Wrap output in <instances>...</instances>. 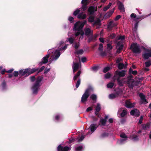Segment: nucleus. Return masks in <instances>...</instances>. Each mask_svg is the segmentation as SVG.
Segmentation results:
<instances>
[{
  "mask_svg": "<svg viewBox=\"0 0 151 151\" xmlns=\"http://www.w3.org/2000/svg\"><path fill=\"white\" fill-rule=\"evenodd\" d=\"M86 20L83 22H77L74 25L73 30L75 31V36H77L81 35V36L79 40L81 38L82 39L83 38L84 32L82 29L84 25L86 23Z\"/></svg>",
  "mask_w": 151,
  "mask_h": 151,
  "instance_id": "nucleus-1",
  "label": "nucleus"
},
{
  "mask_svg": "<svg viewBox=\"0 0 151 151\" xmlns=\"http://www.w3.org/2000/svg\"><path fill=\"white\" fill-rule=\"evenodd\" d=\"M64 42L61 41L57 45V46L58 47V49H54V51H53L52 56V61H55L57 60L60 56L61 54L60 51H64L67 48L68 45H65L63 47H61L62 44L64 43Z\"/></svg>",
  "mask_w": 151,
  "mask_h": 151,
  "instance_id": "nucleus-2",
  "label": "nucleus"
},
{
  "mask_svg": "<svg viewBox=\"0 0 151 151\" xmlns=\"http://www.w3.org/2000/svg\"><path fill=\"white\" fill-rule=\"evenodd\" d=\"M132 76L130 75L127 78V81H126L125 80V78L120 80V78L118 77L117 81L119 85L120 86H123V84L126 82L128 84L129 87L132 88L134 85L135 82L134 80L132 79Z\"/></svg>",
  "mask_w": 151,
  "mask_h": 151,
  "instance_id": "nucleus-3",
  "label": "nucleus"
},
{
  "mask_svg": "<svg viewBox=\"0 0 151 151\" xmlns=\"http://www.w3.org/2000/svg\"><path fill=\"white\" fill-rule=\"evenodd\" d=\"M42 79V78L41 77H38L36 80L35 82L33 85L32 87V90L33 94H36L37 93L40 89V83Z\"/></svg>",
  "mask_w": 151,
  "mask_h": 151,
  "instance_id": "nucleus-4",
  "label": "nucleus"
},
{
  "mask_svg": "<svg viewBox=\"0 0 151 151\" xmlns=\"http://www.w3.org/2000/svg\"><path fill=\"white\" fill-rule=\"evenodd\" d=\"M54 48H52L48 50L47 54L41 60V62L39 63V64L40 65H41L43 64L47 63L48 62V59L50 57V54L51 53H52L53 51H54Z\"/></svg>",
  "mask_w": 151,
  "mask_h": 151,
  "instance_id": "nucleus-5",
  "label": "nucleus"
},
{
  "mask_svg": "<svg viewBox=\"0 0 151 151\" xmlns=\"http://www.w3.org/2000/svg\"><path fill=\"white\" fill-rule=\"evenodd\" d=\"M130 49L132 52L135 54H139L141 52L140 47L137 43H133L131 45Z\"/></svg>",
  "mask_w": 151,
  "mask_h": 151,
  "instance_id": "nucleus-6",
  "label": "nucleus"
},
{
  "mask_svg": "<svg viewBox=\"0 0 151 151\" xmlns=\"http://www.w3.org/2000/svg\"><path fill=\"white\" fill-rule=\"evenodd\" d=\"M91 90H93V89L91 87L88 88L86 90L81 97V101L82 102L84 103L87 100L89 95V92Z\"/></svg>",
  "mask_w": 151,
  "mask_h": 151,
  "instance_id": "nucleus-7",
  "label": "nucleus"
},
{
  "mask_svg": "<svg viewBox=\"0 0 151 151\" xmlns=\"http://www.w3.org/2000/svg\"><path fill=\"white\" fill-rule=\"evenodd\" d=\"M118 23L116 22L111 20L108 24L107 28L109 30H111L113 27H116Z\"/></svg>",
  "mask_w": 151,
  "mask_h": 151,
  "instance_id": "nucleus-8",
  "label": "nucleus"
},
{
  "mask_svg": "<svg viewBox=\"0 0 151 151\" xmlns=\"http://www.w3.org/2000/svg\"><path fill=\"white\" fill-rule=\"evenodd\" d=\"M151 15V14H149L147 16H146L145 17H144L143 16H141L136 17V15L134 13H132L130 15V17L132 18H134V20L135 22H137V20H139L140 19H144L145 17H147Z\"/></svg>",
  "mask_w": 151,
  "mask_h": 151,
  "instance_id": "nucleus-9",
  "label": "nucleus"
},
{
  "mask_svg": "<svg viewBox=\"0 0 151 151\" xmlns=\"http://www.w3.org/2000/svg\"><path fill=\"white\" fill-rule=\"evenodd\" d=\"M142 56L145 59H148L151 57V50L146 49L145 50L144 53Z\"/></svg>",
  "mask_w": 151,
  "mask_h": 151,
  "instance_id": "nucleus-10",
  "label": "nucleus"
},
{
  "mask_svg": "<svg viewBox=\"0 0 151 151\" xmlns=\"http://www.w3.org/2000/svg\"><path fill=\"white\" fill-rule=\"evenodd\" d=\"M122 41H120L118 42L117 43V52L118 53H119L120 52L121 50L123 49V45L122 44Z\"/></svg>",
  "mask_w": 151,
  "mask_h": 151,
  "instance_id": "nucleus-11",
  "label": "nucleus"
},
{
  "mask_svg": "<svg viewBox=\"0 0 151 151\" xmlns=\"http://www.w3.org/2000/svg\"><path fill=\"white\" fill-rule=\"evenodd\" d=\"M84 34L87 37L93 35V31L91 29L88 28H85L84 29Z\"/></svg>",
  "mask_w": 151,
  "mask_h": 151,
  "instance_id": "nucleus-12",
  "label": "nucleus"
},
{
  "mask_svg": "<svg viewBox=\"0 0 151 151\" xmlns=\"http://www.w3.org/2000/svg\"><path fill=\"white\" fill-rule=\"evenodd\" d=\"M71 149V147L65 146L63 148L60 145L58 147V151H69Z\"/></svg>",
  "mask_w": 151,
  "mask_h": 151,
  "instance_id": "nucleus-13",
  "label": "nucleus"
},
{
  "mask_svg": "<svg viewBox=\"0 0 151 151\" xmlns=\"http://www.w3.org/2000/svg\"><path fill=\"white\" fill-rule=\"evenodd\" d=\"M29 68L25 69L24 70H21L19 71V75L22 76L29 73Z\"/></svg>",
  "mask_w": 151,
  "mask_h": 151,
  "instance_id": "nucleus-14",
  "label": "nucleus"
},
{
  "mask_svg": "<svg viewBox=\"0 0 151 151\" xmlns=\"http://www.w3.org/2000/svg\"><path fill=\"white\" fill-rule=\"evenodd\" d=\"M139 96L141 99L140 102L142 104H146L147 103L145 95L143 93H140Z\"/></svg>",
  "mask_w": 151,
  "mask_h": 151,
  "instance_id": "nucleus-15",
  "label": "nucleus"
},
{
  "mask_svg": "<svg viewBox=\"0 0 151 151\" xmlns=\"http://www.w3.org/2000/svg\"><path fill=\"white\" fill-rule=\"evenodd\" d=\"M135 103H132L129 100L125 102V106L128 108H131L134 106Z\"/></svg>",
  "mask_w": 151,
  "mask_h": 151,
  "instance_id": "nucleus-16",
  "label": "nucleus"
},
{
  "mask_svg": "<svg viewBox=\"0 0 151 151\" xmlns=\"http://www.w3.org/2000/svg\"><path fill=\"white\" fill-rule=\"evenodd\" d=\"M130 113L131 115L136 116H138L139 115V111L135 109L132 110L131 111Z\"/></svg>",
  "mask_w": 151,
  "mask_h": 151,
  "instance_id": "nucleus-17",
  "label": "nucleus"
},
{
  "mask_svg": "<svg viewBox=\"0 0 151 151\" xmlns=\"http://www.w3.org/2000/svg\"><path fill=\"white\" fill-rule=\"evenodd\" d=\"M115 74L119 77H124L125 75V71L123 70L121 71L117 70L115 72Z\"/></svg>",
  "mask_w": 151,
  "mask_h": 151,
  "instance_id": "nucleus-18",
  "label": "nucleus"
},
{
  "mask_svg": "<svg viewBox=\"0 0 151 151\" xmlns=\"http://www.w3.org/2000/svg\"><path fill=\"white\" fill-rule=\"evenodd\" d=\"M79 66V64L78 63H74L72 65L73 71L74 73L75 72L78 70Z\"/></svg>",
  "mask_w": 151,
  "mask_h": 151,
  "instance_id": "nucleus-19",
  "label": "nucleus"
},
{
  "mask_svg": "<svg viewBox=\"0 0 151 151\" xmlns=\"http://www.w3.org/2000/svg\"><path fill=\"white\" fill-rule=\"evenodd\" d=\"M115 8H113L112 9L107 12L105 15L104 17L106 18H108L111 17L112 14L114 12Z\"/></svg>",
  "mask_w": 151,
  "mask_h": 151,
  "instance_id": "nucleus-20",
  "label": "nucleus"
},
{
  "mask_svg": "<svg viewBox=\"0 0 151 151\" xmlns=\"http://www.w3.org/2000/svg\"><path fill=\"white\" fill-rule=\"evenodd\" d=\"M117 4L118 6V9L119 10L121 11H124V5L120 1H118Z\"/></svg>",
  "mask_w": 151,
  "mask_h": 151,
  "instance_id": "nucleus-21",
  "label": "nucleus"
},
{
  "mask_svg": "<svg viewBox=\"0 0 151 151\" xmlns=\"http://www.w3.org/2000/svg\"><path fill=\"white\" fill-rule=\"evenodd\" d=\"M98 127V126L96 124H91L90 127V129L91 132H93Z\"/></svg>",
  "mask_w": 151,
  "mask_h": 151,
  "instance_id": "nucleus-22",
  "label": "nucleus"
},
{
  "mask_svg": "<svg viewBox=\"0 0 151 151\" xmlns=\"http://www.w3.org/2000/svg\"><path fill=\"white\" fill-rule=\"evenodd\" d=\"M75 38L73 37V35H72V37L68 38L66 42H68L70 44H73L75 42Z\"/></svg>",
  "mask_w": 151,
  "mask_h": 151,
  "instance_id": "nucleus-23",
  "label": "nucleus"
},
{
  "mask_svg": "<svg viewBox=\"0 0 151 151\" xmlns=\"http://www.w3.org/2000/svg\"><path fill=\"white\" fill-rule=\"evenodd\" d=\"M127 64L126 63L124 64V63H119L118 65V68L119 69L125 68L127 67Z\"/></svg>",
  "mask_w": 151,
  "mask_h": 151,
  "instance_id": "nucleus-24",
  "label": "nucleus"
},
{
  "mask_svg": "<svg viewBox=\"0 0 151 151\" xmlns=\"http://www.w3.org/2000/svg\"><path fill=\"white\" fill-rule=\"evenodd\" d=\"M130 139L133 141H136L138 140V136L137 135L132 134L130 137Z\"/></svg>",
  "mask_w": 151,
  "mask_h": 151,
  "instance_id": "nucleus-25",
  "label": "nucleus"
},
{
  "mask_svg": "<svg viewBox=\"0 0 151 151\" xmlns=\"http://www.w3.org/2000/svg\"><path fill=\"white\" fill-rule=\"evenodd\" d=\"M95 11L96 10L95 9V8L93 6H90L88 8V12L91 14H93Z\"/></svg>",
  "mask_w": 151,
  "mask_h": 151,
  "instance_id": "nucleus-26",
  "label": "nucleus"
},
{
  "mask_svg": "<svg viewBox=\"0 0 151 151\" xmlns=\"http://www.w3.org/2000/svg\"><path fill=\"white\" fill-rule=\"evenodd\" d=\"M93 26L94 25H97L100 26L101 25V20L97 18L96 20L95 19L94 23L92 24Z\"/></svg>",
  "mask_w": 151,
  "mask_h": 151,
  "instance_id": "nucleus-27",
  "label": "nucleus"
},
{
  "mask_svg": "<svg viewBox=\"0 0 151 151\" xmlns=\"http://www.w3.org/2000/svg\"><path fill=\"white\" fill-rule=\"evenodd\" d=\"M86 15L85 14H83V13L79 14L78 16V17L81 19H84L86 18Z\"/></svg>",
  "mask_w": 151,
  "mask_h": 151,
  "instance_id": "nucleus-28",
  "label": "nucleus"
},
{
  "mask_svg": "<svg viewBox=\"0 0 151 151\" xmlns=\"http://www.w3.org/2000/svg\"><path fill=\"white\" fill-rule=\"evenodd\" d=\"M127 139L126 138L125 139L122 138L118 141V143L119 144L122 145L124 144L127 142Z\"/></svg>",
  "mask_w": 151,
  "mask_h": 151,
  "instance_id": "nucleus-29",
  "label": "nucleus"
},
{
  "mask_svg": "<svg viewBox=\"0 0 151 151\" xmlns=\"http://www.w3.org/2000/svg\"><path fill=\"white\" fill-rule=\"evenodd\" d=\"M118 95L116 93H111L109 95V97L110 99H113L117 97Z\"/></svg>",
  "mask_w": 151,
  "mask_h": 151,
  "instance_id": "nucleus-30",
  "label": "nucleus"
},
{
  "mask_svg": "<svg viewBox=\"0 0 151 151\" xmlns=\"http://www.w3.org/2000/svg\"><path fill=\"white\" fill-rule=\"evenodd\" d=\"M101 109L100 105L99 103L97 104V106L96 108V111L95 114L97 115L98 114V113L100 111Z\"/></svg>",
  "mask_w": 151,
  "mask_h": 151,
  "instance_id": "nucleus-31",
  "label": "nucleus"
},
{
  "mask_svg": "<svg viewBox=\"0 0 151 151\" xmlns=\"http://www.w3.org/2000/svg\"><path fill=\"white\" fill-rule=\"evenodd\" d=\"M95 19L94 16H90L88 18V21L91 23L94 22Z\"/></svg>",
  "mask_w": 151,
  "mask_h": 151,
  "instance_id": "nucleus-32",
  "label": "nucleus"
},
{
  "mask_svg": "<svg viewBox=\"0 0 151 151\" xmlns=\"http://www.w3.org/2000/svg\"><path fill=\"white\" fill-rule=\"evenodd\" d=\"M112 5V3L111 2H110L109 3L108 5L105 7H104L103 9V10L104 12L106 11L107 10L109 9V8L111 7V5Z\"/></svg>",
  "mask_w": 151,
  "mask_h": 151,
  "instance_id": "nucleus-33",
  "label": "nucleus"
},
{
  "mask_svg": "<svg viewBox=\"0 0 151 151\" xmlns=\"http://www.w3.org/2000/svg\"><path fill=\"white\" fill-rule=\"evenodd\" d=\"M84 51L83 49L76 50L75 51V53L77 55H82Z\"/></svg>",
  "mask_w": 151,
  "mask_h": 151,
  "instance_id": "nucleus-34",
  "label": "nucleus"
},
{
  "mask_svg": "<svg viewBox=\"0 0 151 151\" xmlns=\"http://www.w3.org/2000/svg\"><path fill=\"white\" fill-rule=\"evenodd\" d=\"M150 127V125L148 124H144L142 125V128L144 130H147Z\"/></svg>",
  "mask_w": 151,
  "mask_h": 151,
  "instance_id": "nucleus-35",
  "label": "nucleus"
},
{
  "mask_svg": "<svg viewBox=\"0 0 151 151\" xmlns=\"http://www.w3.org/2000/svg\"><path fill=\"white\" fill-rule=\"evenodd\" d=\"M139 22V21L138 20H137V21L136 22V23L134 24V27L133 30V32H136L137 30L138 27V23Z\"/></svg>",
  "mask_w": 151,
  "mask_h": 151,
  "instance_id": "nucleus-36",
  "label": "nucleus"
},
{
  "mask_svg": "<svg viewBox=\"0 0 151 151\" xmlns=\"http://www.w3.org/2000/svg\"><path fill=\"white\" fill-rule=\"evenodd\" d=\"M85 137L83 135H82L81 136H79L76 139V141L79 142L82 141L84 139Z\"/></svg>",
  "mask_w": 151,
  "mask_h": 151,
  "instance_id": "nucleus-37",
  "label": "nucleus"
},
{
  "mask_svg": "<svg viewBox=\"0 0 151 151\" xmlns=\"http://www.w3.org/2000/svg\"><path fill=\"white\" fill-rule=\"evenodd\" d=\"M81 73V71L79 70L77 73L74 76L73 80H76L78 77L80 76Z\"/></svg>",
  "mask_w": 151,
  "mask_h": 151,
  "instance_id": "nucleus-38",
  "label": "nucleus"
},
{
  "mask_svg": "<svg viewBox=\"0 0 151 151\" xmlns=\"http://www.w3.org/2000/svg\"><path fill=\"white\" fill-rule=\"evenodd\" d=\"M39 68H32L31 70H30V69L29 68V73L28 74V75L32 74L35 72L36 71L39 70Z\"/></svg>",
  "mask_w": 151,
  "mask_h": 151,
  "instance_id": "nucleus-39",
  "label": "nucleus"
},
{
  "mask_svg": "<svg viewBox=\"0 0 151 151\" xmlns=\"http://www.w3.org/2000/svg\"><path fill=\"white\" fill-rule=\"evenodd\" d=\"M106 120L105 119H101L100 120V122L101 123V125L102 126H105L106 124Z\"/></svg>",
  "mask_w": 151,
  "mask_h": 151,
  "instance_id": "nucleus-40",
  "label": "nucleus"
},
{
  "mask_svg": "<svg viewBox=\"0 0 151 151\" xmlns=\"http://www.w3.org/2000/svg\"><path fill=\"white\" fill-rule=\"evenodd\" d=\"M114 83L112 82H110L107 85V87L108 88H111L113 87Z\"/></svg>",
  "mask_w": 151,
  "mask_h": 151,
  "instance_id": "nucleus-41",
  "label": "nucleus"
},
{
  "mask_svg": "<svg viewBox=\"0 0 151 151\" xmlns=\"http://www.w3.org/2000/svg\"><path fill=\"white\" fill-rule=\"evenodd\" d=\"M74 45L73 44V45H74V48L76 49H78L80 45L79 43V42H74Z\"/></svg>",
  "mask_w": 151,
  "mask_h": 151,
  "instance_id": "nucleus-42",
  "label": "nucleus"
},
{
  "mask_svg": "<svg viewBox=\"0 0 151 151\" xmlns=\"http://www.w3.org/2000/svg\"><path fill=\"white\" fill-rule=\"evenodd\" d=\"M83 147L79 146L77 147H75L76 151H82L83 150Z\"/></svg>",
  "mask_w": 151,
  "mask_h": 151,
  "instance_id": "nucleus-43",
  "label": "nucleus"
},
{
  "mask_svg": "<svg viewBox=\"0 0 151 151\" xmlns=\"http://www.w3.org/2000/svg\"><path fill=\"white\" fill-rule=\"evenodd\" d=\"M111 68L110 67L107 66L104 68L103 71L104 73H106Z\"/></svg>",
  "mask_w": 151,
  "mask_h": 151,
  "instance_id": "nucleus-44",
  "label": "nucleus"
},
{
  "mask_svg": "<svg viewBox=\"0 0 151 151\" xmlns=\"http://www.w3.org/2000/svg\"><path fill=\"white\" fill-rule=\"evenodd\" d=\"M122 90L121 88H118L116 90V93L118 96L119 95H120L122 93Z\"/></svg>",
  "mask_w": 151,
  "mask_h": 151,
  "instance_id": "nucleus-45",
  "label": "nucleus"
},
{
  "mask_svg": "<svg viewBox=\"0 0 151 151\" xmlns=\"http://www.w3.org/2000/svg\"><path fill=\"white\" fill-rule=\"evenodd\" d=\"M90 98L93 100L96 101L97 98L96 95L95 94H92Z\"/></svg>",
  "mask_w": 151,
  "mask_h": 151,
  "instance_id": "nucleus-46",
  "label": "nucleus"
},
{
  "mask_svg": "<svg viewBox=\"0 0 151 151\" xmlns=\"http://www.w3.org/2000/svg\"><path fill=\"white\" fill-rule=\"evenodd\" d=\"M80 12V9H77L73 13V15L74 16H76Z\"/></svg>",
  "mask_w": 151,
  "mask_h": 151,
  "instance_id": "nucleus-47",
  "label": "nucleus"
},
{
  "mask_svg": "<svg viewBox=\"0 0 151 151\" xmlns=\"http://www.w3.org/2000/svg\"><path fill=\"white\" fill-rule=\"evenodd\" d=\"M127 112L126 110H123L121 114V117H124L125 115L127 114Z\"/></svg>",
  "mask_w": 151,
  "mask_h": 151,
  "instance_id": "nucleus-48",
  "label": "nucleus"
},
{
  "mask_svg": "<svg viewBox=\"0 0 151 151\" xmlns=\"http://www.w3.org/2000/svg\"><path fill=\"white\" fill-rule=\"evenodd\" d=\"M120 137L123 139H125V138H128L127 137V135H126V134L124 133H122L120 134Z\"/></svg>",
  "mask_w": 151,
  "mask_h": 151,
  "instance_id": "nucleus-49",
  "label": "nucleus"
},
{
  "mask_svg": "<svg viewBox=\"0 0 151 151\" xmlns=\"http://www.w3.org/2000/svg\"><path fill=\"white\" fill-rule=\"evenodd\" d=\"M111 74L108 73L105 75V78L106 79L109 78L111 76Z\"/></svg>",
  "mask_w": 151,
  "mask_h": 151,
  "instance_id": "nucleus-50",
  "label": "nucleus"
},
{
  "mask_svg": "<svg viewBox=\"0 0 151 151\" xmlns=\"http://www.w3.org/2000/svg\"><path fill=\"white\" fill-rule=\"evenodd\" d=\"M103 46L102 44H99V50L100 51H102L103 50Z\"/></svg>",
  "mask_w": 151,
  "mask_h": 151,
  "instance_id": "nucleus-51",
  "label": "nucleus"
},
{
  "mask_svg": "<svg viewBox=\"0 0 151 151\" xmlns=\"http://www.w3.org/2000/svg\"><path fill=\"white\" fill-rule=\"evenodd\" d=\"M145 64L146 67H149L151 65V63L150 61H148L145 62Z\"/></svg>",
  "mask_w": 151,
  "mask_h": 151,
  "instance_id": "nucleus-52",
  "label": "nucleus"
},
{
  "mask_svg": "<svg viewBox=\"0 0 151 151\" xmlns=\"http://www.w3.org/2000/svg\"><path fill=\"white\" fill-rule=\"evenodd\" d=\"M88 0H82L81 3L82 4L87 5Z\"/></svg>",
  "mask_w": 151,
  "mask_h": 151,
  "instance_id": "nucleus-53",
  "label": "nucleus"
},
{
  "mask_svg": "<svg viewBox=\"0 0 151 151\" xmlns=\"http://www.w3.org/2000/svg\"><path fill=\"white\" fill-rule=\"evenodd\" d=\"M68 20L70 23H72L74 21V18L72 17H69L68 18Z\"/></svg>",
  "mask_w": 151,
  "mask_h": 151,
  "instance_id": "nucleus-54",
  "label": "nucleus"
},
{
  "mask_svg": "<svg viewBox=\"0 0 151 151\" xmlns=\"http://www.w3.org/2000/svg\"><path fill=\"white\" fill-rule=\"evenodd\" d=\"M80 82H81V80L79 79L78 80V81H77L76 83V88H78V87L80 85Z\"/></svg>",
  "mask_w": 151,
  "mask_h": 151,
  "instance_id": "nucleus-55",
  "label": "nucleus"
},
{
  "mask_svg": "<svg viewBox=\"0 0 151 151\" xmlns=\"http://www.w3.org/2000/svg\"><path fill=\"white\" fill-rule=\"evenodd\" d=\"M13 74L15 77H17L19 75V72H18L17 71H15L14 72Z\"/></svg>",
  "mask_w": 151,
  "mask_h": 151,
  "instance_id": "nucleus-56",
  "label": "nucleus"
},
{
  "mask_svg": "<svg viewBox=\"0 0 151 151\" xmlns=\"http://www.w3.org/2000/svg\"><path fill=\"white\" fill-rule=\"evenodd\" d=\"M107 48L109 50H111L112 48V46L110 43L108 44L107 45Z\"/></svg>",
  "mask_w": 151,
  "mask_h": 151,
  "instance_id": "nucleus-57",
  "label": "nucleus"
},
{
  "mask_svg": "<svg viewBox=\"0 0 151 151\" xmlns=\"http://www.w3.org/2000/svg\"><path fill=\"white\" fill-rule=\"evenodd\" d=\"M108 136V134L107 133H104L101 134V137L103 138L107 137Z\"/></svg>",
  "mask_w": 151,
  "mask_h": 151,
  "instance_id": "nucleus-58",
  "label": "nucleus"
},
{
  "mask_svg": "<svg viewBox=\"0 0 151 151\" xmlns=\"http://www.w3.org/2000/svg\"><path fill=\"white\" fill-rule=\"evenodd\" d=\"M124 39H125V36L124 35L119 36L118 38V40H121V41H122V40H124Z\"/></svg>",
  "mask_w": 151,
  "mask_h": 151,
  "instance_id": "nucleus-59",
  "label": "nucleus"
},
{
  "mask_svg": "<svg viewBox=\"0 0 151 151\" xmlns=\"http://www.w3.org/2000/svg\"><path fill=\"white\" fill-rule=\"evenodd\" d=\"M121 17V16L119 15L117 16L114 19V21L116 22V21L119 20Z\"/></svg>",
  "mask_w": 151,
  "mask_h": 151,
  "instance_id": "nucleus-60",
  "label": "nucleus"
},
{
  "mask_svg": "<svg viewBox=\"0 0 151 151\" xmlns=\"http://www.w3.org/2000/svg\"><path fill=\"white\" fill-rule=\"evenodd\" d=\"M86 5H84L82 4V9L83 11H85L86 9Z\"/></svg>",
  "mask_w": 151,
  "mask_h": 151,
  "instance_id": "nucleus-61",
  "label": "nucleus"
},
{
  "mask_svg": "<svg viewBox=\"0 0 151 151\" xmlns=\"http://www.w3.org/2000/svg\"><path fill=\"white\" fill-rule=\"evenodd\" d=\"M90 37L88 38V42H91L93 39V35L90 36Z\"/></svg>",
  "mask_w": 151,
  "mask_h": 151,
  "instance_id": "nucleus-62",
  "label": "nucleus"
},
{
  "mask_svg": "<svg viewBox=\"0 0 151 151\" xmlns=\"http://www.w3.org/2000/svg\"><path fill=\"white\" fill-rule=\"evenodd\" d=\"M59 117V115L58 114H57L55 116V121H58Z\"/></svg>",
  "mask_w": 151,
  "mask_h": 151,
  "instance_id": "nucleus-63",
  "label": "nucleus"
},
{
  "mask_svg": "<svg viewBox=\"0 0 151 151\" xmlns=\"http://www.w3.org/2000/svg\"><path fill=\"white\" fill-rule=\"evenodd\" d=\"M92 69L94 71H96L98 70V67L97 66H95L92 68Z\"/></svg>",
  "mask_w": 151,
  "mask_h": 151,
  "instance_id": "nucleus-64",
  "label": "nucleus"
}]
</instances>
